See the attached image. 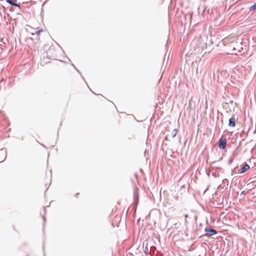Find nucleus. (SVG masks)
Wrapping results in <instances>:
<instances>
[{
    "label": "nucleus",
    "instance_id": "nucleus-2",
    "mask_svg": "<svg viewBox=\"0 0 256 256\" xmlns=\"http://www.w3.org/2000/svg\"><path fill=\"white\" fill-rule=\"evenodd\" d=\"M226 138L222 139V138H220L218 140V146L219 148L222 149L224 150L226 147Z\"/></svg>",
    "mask_w": 256,
    "mask_h": 256
},
{
    "label": "nucleus",
    "instance_id": "nucleus-17",
    "mask_svg": "<svg viewBox=\"0 0 256 256\" xmlns=\"http://www.w3.org/2000/svg\"><path fill=\"white\" fill-rule=\"evenodd\" d=\"M79 194L78 193H77L76 194V196H77L78 194Z\"/></svg>",
    "mask_w": 256,
    "mask_h": 256
},
{
    "label": "nucleus",
    "instance_id": "nucleus-11",
    "mask_svg": "<svg viewBox=\"0 0 256 256\" xmlns=\"http://www.w3.org/2000/svg\"><path fill=\"white\" fill-rule=\"evenodd\" d=\"M42 31V29H40V30H36V32H34L36 34H38Z\"/></svg>",
    "mask_w": 256,
    "mask_h": 256
},
{
    "label": "nucleus",
    "instance_id": "nucleus-3",
    "mask_svg": "<svg viewBox=\"0 0 256 256\" xmlns=\"http://www.w3.org/2000/svg\"><path fill=\"white\" fill-rule=\"evenodd\" d=\"M204 230L206 232V234L209 236H212L217 234V231L216 230L210 228H205Z\"/></svg>",
    "mask_w": 256,
    "mask_h": 256
},
{
    "label": "nucleus",
    "instance_id": "nucleus-13",
    "mask_svg": "<svg viewBox=\"0 0 256 256\" xmlns=\"http://www.w3.org/2000/svg\"><path fill=\"white\" fill-rule=\"evenodd\" d=\"M148 249L146 248V250H145V253L148 254Z\"/></svg>",
    "mask_w": 256,
    "mask_h": 256
},
{
    "label": "nucleus",
    "instance_id": "nucleus-14",
    "mask_svg": "<svg viewBox=\"0 0 256 256\" xmlns=\"http://www.w3.org/2000/svg\"><path fill=\"white\" fill-rule=\"evenodd\" d=\"M148 249L146 248V250H145V253L148 254Z\"/></svg>",
    "mask_w": 256,
    "mask_h": 256
},
{
    "label": "nucleus",
    "instance_id": "nucleus-7",
    "mask_svg": "<svg viewBox=\"0 0 256 256\" xmlns=\"http://www.w3.org/2000/svg\"><path fill=\"white\" fill-rule=\"evenodd\" d=\"M235 44V42H231L228 45V49L231 50V52L233 53V51L234 48V45Z\"/></svg>",
    "mask_w": 256,
    "mask_h": 256
},
{
    "label": "nucleus",
    "instance_id": "nucleus-15",
    "mask_svg": "<svg viewBox=\"0 0 256 256\" xmlns=\"http://www.w3.org/2000/svg\"><path fill=\"white\" fill-rule=\"evenodd\" d=\"M232 160H230L229 164H230L232 162Z\"/></svg>",
    "mask_w": 256,
    "mask_h": 256
},
{
    "label": "nucleus",
    "instance_id": "nucleus-4",
    "mask_svg": "<svg viewBox=\"0 0 256 256\" xmlns=\"http://www.w3.org/2000/svg\"><path fill=\"white\" fill-rule=\"evenodd\" d=\"M6 1L10 4L15 6L18 8H20V4L16 2V0H6Z\"/></svg>",
    "mask_w": 256,
    "mask_h": 256
},
{
    "label": "nucleus",
    "instance_id": "nucleus-8",
    "mask_svg": "<svg viewBox=\"0 0 256 256\" xmlns=\"http://www.w3.org/2000/svg\"><path fill=\"white\" fill-rule=\"evenodd\" d=\"M2 157L1 158H0V162H3L6 158V156L4 154V152L2 150H0V156H2Z\"/></svg>",
    "mask_w": 256,
    "mask_h": 256
},
{
    "label": "nucleus",
    "instance_id": "nucleus-9",
    "mask_svg": "<svg viewBox=\"0 0 256 256\" xmlns=\"http://www.w3.org/2000/svg\"><path fill=\"white\" fill-rule=\"evenodd\" d=\"M177 132H178V130H177V129H176V128L174 129V130H172V134H171V137H172V138H174L176 136V134H177Z\"/></svg>",
    "mask_w": 256,
    "mask_h": 256
},
{
    "label": "nucleus",
    "instance_id": "nucleus-12",
    "mask_svg": "<svg viewBox=\"0 0 256 256\" xmlns=\"http://www.w3.org/2000/svg\"><path fill=\"white\" fill-rule=\"evenodd\" d=\"M168 135H167L165 137V140H168Z\"/></svg>",
    "mask_w": 256,
    "mask_h": 256
},
{
    "label": "nucleus",
    "instance_id": "nucleus-1",
    "mask_svg": "<svg viewBox=\"0 0 256 256\" xmlns=\"http://www.w3.org/2000/svg\"><path fill=\"white\" fill-rule=\"evenodd\" d=\"M245 45L240 41L235 42V44L234 45V48L233 51V54H236L237 52H242L243 50V46H244Z\"/></svg>",
    "mask_w": 256,
    "mask_h": 256
},
{
    "label": "nucleus",
    "instance_id": "nucleus-6",
    "mask_svg": "<svg viewBox=\"0 0 256 256\" xmlns=\"http://www.w3.org/2000/svg\"><path fill=\"white\" fill-rule=\"evenodd\" d=\"M228 126L230 127H234L236 126V119L232 117L228 120Z\"/></svg>",
    "mask_w": 256,
    "mask_h": 256
},
{
    "label": "nucleus",
    "instance_id": "nucleus-5",
    "mask_svg": "<svg viewBox=\"0 0 256 256\" xmlns=\"http://www.w3.org/2000/svg\"><path fill=\"white\" fill-rule=\"evenodd\" d=\"M249 168H250V166L248 164H247L246 163H245V164L240 169V174L244 173L245 172H246L247 170H248Z\"/></svg>",
    "mask_w": 256,
    "mask_h": 256
},
{
    "label": "nucleus",
    "instance_id": "nucleus-10",
    "mask_svg": "<svg viewBox=\"0 0 256 256\" xmlns=\"http://www.w3.org/2000/svg\"><path fill=\"white\" fill-rule=\"evenodd\" d=\"M256 10V2L250 7V10Z\"/></svg>",
    "mask_w": 256,
    "mask_h": 256
},
{
    "label": "nucleus",
    "instance_id": "nucleus-16",
    "mask_svg": "<svg viewBox=\"0 0 256 256\" xmlns=\"http://www.w3.org/2000/svg\"><path fill=\"white\" fill-rule=\"evenodd\" d=\"M184 217H185L186 218H188V215L186 214L184 215Z\"/></svg>",
    "mask_w": 256,
    "mask_h": 256
}]
</instances>
